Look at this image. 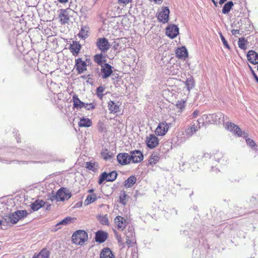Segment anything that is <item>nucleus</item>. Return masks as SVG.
<instances>
[{"instance_id": "22", "label": "nucleus", "mask_w": 258, "mask_h": 258, "mask_svg": "<svg viewBox=\"0 0 258 258\" xmlns=\"http://www.w3.org/2000/svg\"><path fill=\"white\" fill-rule=\"evenodd\" d=\"M108 109L111 113H117L119 111L120 105L119 103H115L114 101H110L108 103Z\"/></svg>"}, {"instance_id": "28", "label": "nucleus", "mask_w": 258, "mask_h": 258, "mask_svg": "<svg viewBox=\"0 0 258 258\" xmlns=\"http://www.w3.org/2000/svg\"><path fill=\"white\" fill-rule=\"evenodd\" d=\"M89 28L86 26L82 27L81 30L78 34V37L82 39H85L89 34Z\"/></svg>"}, {"instance_id": "2", "label": "nucleus", "mask_w": 258, "mask_h": 258, "mask_svg": "<svg viewBox=\"0 0 258 258\" xmlns=\"http://www.w3.org/2000/svg\"><path fill=\"white\" fill-rule=\"evenodd\" d=\"M72 238L73 243L81 245L87 241L88 234L85 231L78 230L73 234Z\"/></svg>"}, {"instance_id": "53", "label": "nucleus", "mask_w": 258, "mask_h": 258, "mask_svg": "<svg viewBox=\"0 0 258 258\" xmlns=\"http://www.w3.org/2000/svg\"><path fill=\"white\" fill-rule=\"evenodd\" d=\"M246 142L247 144L250 146V147L252 148L255 146V142L250 139H247L246 140Z\"/></svg>"}, {"instance_id": "29", "label": "nucleus", "mask_w": 258, "mask_h": 258, "mask_svg": "<svg viewBox=\"0 0 258 258\" xmlns=\"http://www.w3.org/2000/svg\"><path fill=\"white\" fill-rule=\"evenodd\" d=\"M113 153L107 149H103L101 152V157L105 160H109L111 159Z\"/></svg>"}, {"instance_id": "21", "label": "nucleus", "mask_w": 258, "mask_h": 258, "mask_svg": "<svg viewBox=\"0 0 258 258\" xmlns=\"http://www.w3.org/2000/svg\"><path fill=\"white\" fill-rule=\"evenodd\" d=\"M209 117V114H203L200 116L197 120V126H199V129L207 125V118Z\"/></svg>"}, {"instance_id": "14", "label": "nucleus", "mask_w": 258, "mask_h": 258, "mask_svg": "<svg viewBox=\"0 0 258 258\" xmlns=\"http://www.w3.org/2000/svg\"><path fill=\"white\" fill-rule=\"evenodd\" d=\"M169 10L167 7L164 8L157 17L160 22L163 23H167L169 20Z\"/></svg>"}, {"instance_id": "55", "label": "nucleus", "mask_w": 258, "mask_h": 258, "mask_svg": "<svg viewBox=\"0 0 258 258\" xmlns=\"http://www.w3.org/2000/svg\"><path fill=\"white\" fill-rule=\"evenodd\" d=\"M222 157V154L220 153H217L214 156V158L217 162H219Z\"/></svg>"}, {"instance_id": "61", "label": "nucleus", "mask_w": 258, "mask_h": 258, "mask_svg": "<svg viewBox=\"0 0 258 258\" xmlns=\"http://www.w3.org/2000/svg\"><path fill=\"white\" fill-rule=\"evenodd\" d=\"M97 54H95L94 56V60L95 61V62H97Z\"/></svg>"}, {"instance_id": "23", "label": "nucleus", "mask_w": 258, "mask_h": 258, "mask_svg": "<svg viewBox=\"0 0 258 258\" xmlns=\"http://www.w3.org/2000/svg\"><path fill=\"white\" fill-rule=\"evenodd\" d=\"M81 48V45L76 41H73L71 45L70 50L74 55H77L79 53Z\"/></svg>"}, {"instance_id": "64", "label": "nucleus", "mask_w": 258, "mask_h": 258, "mask_svg": "<svg viewBox=\"0 0 258 258\" xmlns=\"http://www.w3.org/2000/svg\"><path fill=\"white\" fill-rule=\"evenodd\" d=\"M153 1L156 3H159V2H161L162 0H153Z\"/></svg>"}, {"instance_id": "16", "label": "nucleus", "mask_w": 258, "mask_h": 258, "mask_svg": "<svg viewBox=\"0 0 258 258\" xmlns=\"http://www.w3.org/2000/svg\"><path fill=\"white\" fill-rule=\"evenodd\" d=\"M248 60L251 63H258V54L253 50H249L247 54Z\"/></svg>"}, {"instance_id": "58", "label": "nucleus", "mask_w": 258, "mask_h": 258, "mask_svg": "<svg viewBox=\"0 0 258 258\" xmlns=\"http://www.w3.org/2000/svg\"><path fill=\"white\" fill-rule=\"evenodd\" d=\"M207 119H208V120L207 121V124H212V118L211 117H208L207 118Z\"/></svg>"}, {"instance_id": "38", "label": "nucleus", "mask_w": 258, "mask_h": 258, "mask_svg": "<svg viewBox=\"0 0 258 258\" xmlns=\"http://www.w3.org/2000/svg\"><path fill=\"white\" fill-rule=\"evenodd\" d=\"M248 42L244 38L241 37L239 39L238 45L242 49H246Z\"/></svg>"}, {"instance_id": "35", "label": "nucleus", "mask_w": 258, "mask_h": 258, "mask_svg": "<svg viewBox=\"0 0 258 258\" xmlns=\"http://www.w3.org/2000/svg\"><path fill=\"white\" fill-rule=\"evenodd\" d=\"M185 84L188 91H190V89H192L195 86V82L193 78L191 76H190L188 78H187L185 82Z\"/></svg>"}, {"instance_id": "51", "label": "nucleus", "mask_w": 258, "mask_h": 258, "mask_svg": "<svg viewBox=\"0 0 258 258\" xmlns=\"http://www.w3.org/2000/svg\"><path fill=\"white\" fill-rule=\"evenodd\" d=\"M48 199L50 200L51 202H53L55 200H56V201H58V198L56 197V193L54 194L53 193V192H52L51 194L49 196Z\"/></svg>"}, {"instance_id": "30", "label": "nucleus", "mask_w": 258, "mask_h": 258, "mask_svg": "<svg viewBox=\"0 0 258 258\" xmlns=\"http://www.w3.org/2000/svg\"><path fill=\"white\" fill-rule=\"evenodd\" d=\"M92 124V121L88 118L82 117L80 118L79 125L80 127H89Z\"/></svg>"}, {"instance_id": "63", "label": "nucleus", "mask_w": 258, "mask_h": 258, "mask_svg": "<svg viewBox=\"0 0 258 258\" xmlns=\"http://www.w3.org/2000/svg\"><path fill=\"white\" fill-rule=\"evenodd\" d=\"M32 258H38V255L36 254H35L32 257Z\"/></svg>"}, {"instance_id": "54", "label": "nucleus", "mask_w": 258, "mask_h": 258, "mask_svg": "<svg viewBox=\"0 0 258 258\" xmlns=\"http://www.w3.org/2000/svg\"><path fill=\"white\" fill-rule=\"evenodd\" d=\"M132 0H118V3L120 5H126L131 2Z\"/></svg>"}, {"instance_id": "6", "label": "nucleus", "mask_w": 258, "mask_h": 258, "mask_svg": "<svg viewBox=\"0 0 258 258\" xmlns=\"http://www.w3.org/2000/svg\"><path fill=\"white\" fill-rule=\"evenodd\" d=\"M100 66L102 78L103 79L108 78L113 72L112 67L107 63L101 64Z\"/></svg>"}, {"instance_id": "34", "label": "nucleus", "mask_w": 258, "mask_h": 258, "mask_svg": "<svg viewBox=\"0 0 258 258\" xmlns=\"http://www.w3.org/2000/svg\"><path fill=\"white\" fill-rule=\"evenodd\" d=\"M233 5V3L232 1H229L226 3L223 7L222 10V13L224 14H228L232 9Z\"/></svg>"}, {"instance_id": "40", "label": "nucleus", "mask_w": 258, "mask_h": 258, "mask_svg": "<svg viewBox=\"0 0 258 258\" xmlns=\"http://www.w3.org/2000/svg\"><path fill=\"white\" fill-rule=\"evenodd\" d=\"M126 244L128 245V247L132 246L134 243H135V239L134 236H133V233H131L130 235L126 234Z\"/></svg>"}, {"instance_id": "4", "label": "nucleus", "mask_w": 258, "mask_h": 258, "mask_svg": "<svg viewBox=\"0 0 258 258\" xmlns=\"http://www.w3.org/2000/svg\"><path fill=\"white\" fill-rule=\"evenodd\" d=\"M117 175V174L115 171H113L109 173L104 172L100 175L98 183L99 184H101L105 181H113L116 179Z\"/></svg>"}, {"instance_id": "7", "label": "nucleus", "mask_w": 258, "mask_h": 258, "mask_svg": "<svg viewBox=\"0 0 258 258\" xmlns=\"http://www.w3.org/2000/svg\"><path fill=\"white\" fill-rule=\"evenodd\" d=\"M131 162L133 163H139L142 161L144 156L142 153L139 150L131 151L130 153Z\"/></svg>"}, {"instance_id": "17", "label": "nucleus", "mask_w": 258, "mask_h": 258, "mask_svg": "<svg viewBox=\"0 0 258 258\" xmlns=\"http://www.w3.org/2000/svg\"><path fill=\"white\" fill-rule=\"evenodd\" d=\"M114 222L117 228L121 230H123L126 226V220L121 216H116L114 219Z\"/></svg>"}, {"instance_id": "31", "label": "nucleus", "mask_w": 258, "mask_h": 258, "mask_svg": "<svg viewBox=\"0 0 258 258\" xmlns=\"http://www.w3.org/2000/svg\"><path fill=\"white\" fill-rule=\"evenodd\" d=\"M137 181L135 176L132 175L130 176L124 182V186L126 188L132 187Z\"/></svg>"}, {"instance_id": "15", "label": "nucleus", "mask_w": 258, "mask_h": 258, "mask_svg": "<svg viewBox=\"0 0 258 258\" xmlns=\"http://www.w3.org/2000/svg\"><path fill=\"white\" fill-rule=\"evenodd\" d=\"M72 100L73 102V108L75 109L80 110L85 105V102L81 101L76 94L73 95Z\"/></svg>"}, {"instance_id": "5", "label": "nucleus", "mask_w": 258, "mask_h": 258, "mask_svg": "<svg viewBox=\"0 0 258 258\" xmlns=\"http://www.w3.org/2000/svg\"><path fill=\"white\" fill-rule=\"evenodd\" d=\"M56 197L58 201H63L69 199L71 197V194L68 189L61 187L57 191Z\"/></svg>"}, {"instance_id": "60", "label": "nucleus", "mask_w": 258, "mask_h": 258, "mask_svg": "<svg viewBox=\"0 0 258 258\" xmlns=\"http://www.w3.org/2000/svg\"><path fill=\"white\" fill-rule=\"evenodd\" d=\"M226 1V0H220L219 4L220 5H222V4H224Z\"/></svg>"}, {"instance_id": "33", "label": "nucleus", "mask_w": 258, "mask_h": 258, "mask_svg": "<svg viewBox=\"0 0 258 258\" xmlns=\"http://www.w3.org/2000/svg\"><path fill=\"white\" fill-rule=\"evenodd\" d=\"M159 160V157L158 154L156 152H154L151 155L149 159V163L151 165H154L157 163Z\"/></svg>"}, {"instance_id": "49", "label": "nucleus", "mask_w": 258, "mask_h": 258, "mask_svg": "<svg viewBox=\"0 0 258 258\" xmlns=\"http://www.w3.org/2000/svg\"><path fill=\"white\" fill-rule=\"evenodd\" d=\"M200 114V111L198 109H196L194 110V111L192 113V114L189 116V119H194L196 118Z\"/></svg>"}, {"instance_id": "45", "label": "nucleus", "mask_w": 258, "mask_h": 258, "mask_svg": "<svg viewBox=\"0 0 258 258\" xmlns=\"http://www.w3.org/2000/svg\"><path fill=\"white\" fill-rule=\"evenodd\" d=\"M127 196L125 191H121L119 196V203L123 205H125L126 204Z\"/></svg>"}, {"instance_id": "18", "label": "nucleus", "mask_w": 258, "mask_h": 258, "mask_svg": "<svg viewBox=\"0 0 258 258\" xmlns=\"http://www.w3.org/2000/svg\"><path fill=\"white\" fill-rule=\"evenodd\" d=\"M68 10L67 9H61L59 14V17L60 18V22L62 24L68 23L69 21V17L68 13Z\"/></svg>"}, {"instance_id": "8", "label": "nucleus", "mask_w": 258, "mask_h": 258, "mask_svg": "<svg viewBox=\"0 0 258 258\" xmlns=\"http://www.w3.org/2000/svg\"><path fill=\"white\" fill-rule=\"evenodd\" d=\"M209 117L212 118V124H220L224 123L225 117L224 114L221 112H218L214 114H209Z\"/></svg>"}, {"instance_id": "27", "label": "nucleus", "mask_w": 258, "mask_h": 258, "mask_svg": "<svg viewBox=\"0 0 258 258\" xmlns=\"http://www.w3.org/2000/svg\"><path fill=\"white\" fill-rule=\"evenodd\" d=\"M189 137H187L184 132L179 133L177 136V145H180L185 143Z\"/></svg>"}, {"instance_id": "41", "label": "nucleus", "mask_w": 258, "mask_h": 258, "mask_svg": "<svg viewBox=\"0 0 258 258\" xmlns=\"http://www.w3.org/2000/svg\"><path fill=\"white\" fill-rule=\"evenodd\" d=\"M225 128L233 133L234 132L236 127L237 125H235L232 122H227L224 124Z\"/></svg>"}, {"instance_id": "13", "label": "nucleus", "mask_w": 258, "mask_h": 258, "mask_svg": "<svg viewBox=\"0 0 258 258\" xmlns=\"http://www.w3.org/2000/svg\"><path fill=\"white\" fill-rule=\"evenodd\" d=\"M178 33L179 29L176 25H170L166 28V34L169 37L171 38H174L176 37Z\"/></svg>"}, {"instance_id": "36", "label": "nucleus", "mask_w": 258, "mask_h": 258, "mask_svg": "<svg viewBox=\"0 0 258 258\" xmlns=\"http://www.w3.org/2000/svg\"><path fill=\"white\" fill-rule=\"evenodd\" d=\"M73 220V218L70 217H67L63 220H62L61 221H60L59 223L56 224V227H58L57 229H60L61 227H59L61 225H67L68 224L70 223Z\"/></svg>"}, {"instance_id": "3", "label": "nucleus", "mask_w": 258, "mask_h": 258, "mask_svg": "<svg viewBox=\"0 0 258 258\" xmlns=\"http://www.w3.org/2000/svg\"><path fill=\"white\" fill-rule=\"evenodd\" d=\"M170 125V123H167L165 121L159 122L155 131L156 135L158 136H164L168 132Z\"/></svg>"}, {"instance_id": "57", "label": "nucleus", "mask_w": 258, "mask_h": 258, "mask_svg": "<svg viewBox=\"0 0 258 258\" xmlns=\"http://www.w3.org/2000/svg\"><path fill=\"white\" fill-rule=\"evenodd\" d=\"M231 32L233 35H235L236 34L239 33V30H233L231 31Z\"/></svg>"}, {"instance_id": "37", "label": "nucleus", "mask_w": 258, "mask_h": 258, "mask_svg": "<svg viewBox=\"0 0 258 258\" xmlns=\"http://www.w3.org/2000/svg\"><path fill=\"white\" fill-rule=\"evenodd\" d=\"M98 220H99L100 223L102 225H109L108 216L107 214L104 215L98 216Z\"/></svg>"}, {"instance_id": "24", "label": "nucleus", "mask_w": 258, "mask_h": 258, "mask_svg": "<svg viewBox=\"0 0 258 258\" xmlns=\"http://www.w3.org/2000/svg\"><path fill=\"white\" fill-rule=\"evenodd\" d=\"M109 235L107 232L103 230H98V243L105 242L108 238Z\"/></svg>"}, {"instance_id": "25", "label": "nucleus", "mask_w": 258, "mask_h": 258, "mask_svg": "<svg viewBox=\"0 0 258 258\" xmlns=\"http://www.w3.org/2000/svg\"><path fill=\"white\" fill-rule=\"evenodd\" d=\"M45 203L42 200H36L30 205V207L33 211H38L41 207H43Z\"/></svg>"}, {"instance_id": "39", "label": "nucleus", "mask_w": 258, "mask_h": 258, "mask_svg": "<svg viewBox=\"0 0 258 258\" xmlns=\"http://www.w3.org/2000/svg\"><path fill=\"white\" fill-rule=\"evenodd\" d=\"M37 255L38 258H49L50 252L47 248H43Z\"/></svg>"}, {"instance_id": "52", "label": "nucleus", "mask_w": 258, "mask_h": 258, "mask_svg": "<svg viewBox=\"0 0 258 258\" xmlns=\"http://www.w3.org/2000/svg\"><path fill=\"white\" fill-rule=\"evenodd\" d=\"M95 163H92L91 162H87L86 163V168L90 170L94 171L95 169L94 168Z\"/></svg>"}, {"instance_id": "19", "label": "nucleus", "mask_w": 258, "mask_h": 258, "mask_svg": "<svg viewBox=\"0 0 258 258\" xmlns=\"http://www.w3.org/2000/svg\"><path fill=\"white\" fill-rule=\"evenodd\" d=\"M75 67L80 74L83 73L86 70V63L81 58H78L76 60Z\"/></svg>"}, {"instance_id": "59", "label": "nucleus", "mask_w": 258, "mask_h": 258, "mask_svg": "<svg viewBox=\"0 0 258 258\" xmlns=\"http://www.w3.org/2000/svg\"><path fill=\"white\" fill-rule=\"evenodd\" d=\"M58 1L62 4L67 3L69 2V0H58Z\"/></svg>"}, {"instance_id": "20", "label": "nucleus", "mask_w": 258, "mask_h": 258, "mask_svg": "<svg viewBox=\"0 0 258 258\" xmlns=\"http://www.w3.org/2000/svg\"><path fill=\"white\" fill-rule=\"evenodd\" d=\"M100 258H114V256L109 248L105 247L100 252Z\"/></svg>"}, {"instance_id": "32", "label": "nucleus", "mask_w": 258, "mask_h": 258, "mask_svg": "<svg viewBox=\"0 0 258 258\" xmlns=\"http://www.w3.org/2000/svg\"><path fill=\"white\" fill-rule=\"evenodd\" d=\"M97 199L96 195L90 194L88 195L84 202V205L85 206H88L93 202H94Z\"/></svg>"}, {"instance_id": "1", "label": "nucleus", "mask_w": 258, "mask_h": 258, "mask_svg": "<svg viewBox=\"0 0 258 258\" xmlns=\"http://www.w3.org/2000/svg\"><path fill=\"white\" fill-rule=\"evenodd\" d=\"M28 213L26 210H18L13 213L6 215L3 218V220L7 224H16L20 220L26 217Z\"/></svg>"}, {"instance_id": "9", "label": "nucleus", "mask_w": 258, "mask_h": 258, "mask_svg": "<svg viewBox=\"0 0 258 258\" xmlns=\"http://www.w3.org/2000/svg\"><path fill=\"white\" fill-rule=\"evenodd\" d=\"M146 143L148 148L153 149L159 144V139L153 134L150 135L146 139Z\"/></svg>"}, {"instance_id": "11", "label": "nucleus", "mask_w": 258, "mask_h": 258, "mask_svg": "<svg viewBox=\"0 0 258 258\" xmlns=\"http://www.w3.org/2000/svg\"><path fill=\"white\" fill-rule=\"evenodd\" d=\"M117 160L121 165H127L131 162L130 155L126 153H119L117 156Z\"/></svg>"}, {"instance_id": "43", "label": "nucleus", "mask_w": 258, "mask_h": 258, "mask_svg": "<svg viewBox=\"0 0 258 258\" xmlns=\"http://www.w3.org/2000/svg\"><path fill=\"white\" fill-rule=\"evenodd\" d=\"M107 55L98 54V65L101 66V64H104L107 61Z\"/></svg>"}, {"instance_id": "48", "label": "nucleus", "mask_w": 258, "mask_h": 258, "mask_svg": "<svg viewBox=\"0 0 258 258\" xmlns=\"http://www.w3.org/2000/svg\"><path fill=\"white\" fill-rule=\"evenodd\" d=\"M83 108H85L86 110H90L95 108V105L93 103H88L85 102V105L83 106Z\"/></svg>"}, {"instance_id": "56", "label": "nucleus", "mask_w": 258, "mask_h": 258, "mask_svg": "<svg viewBox=\"0 0 258 258\" xmlns=\"http://www.w3.org/2000/svg\"><path fill=\"white\" fill-rule=\"evenodd\" d=\"M117 239L118 242L119 244V245H122V248L124 247V244L122 242V240H121V237L119 236H117Z\"/></svg>"}, {"instance_id": "42", "label": "nucleus", "mask_w": 258, "mask_h": 258, "mask_svg": "<svg viewBox=\"0 0 258 258\" xmlns=\"http://www.w3.org/2000/svg\"><path fill=\"white\" fill-rule=\"evenodd\" d=\"M233 134L238 137H242L244 138H246L248 137V134L246 133L242 132L240 127H239L238 126L236 127L235 130Z\"/></svg>"}, {"instance_id": "12", "label": "nucleus", "mask_w": 258, "mask_h": 258, "mask_svg": "<svg viewBox=\"0 0 258 258\" xmlns=\"http://www.w3.org/2000/svg\"><path fill=\"white\" fill-rule=\"evenodd\" d=\"M110 48V44L108 41L105 38H99L98 39V48L102 52H106Z\"/></svg>"}, {"instance_id": "46", "label": "nucleus", "mask_w": 258, "mask_h": 258, "mask_svg": "<svg viewBox=\"0 0 258 258\" xmlns=\"http://www.w3.org/2000/svg\"><path fill=\"white\" fill-rule=\"evenodd\" d=\"M219 35L220 36V38L221 39V41L223 42V45L225 46V47L226 48H227L228 49H230V47L227 41L226 40L225 37H224V36L222 35V34L221 32L219 33Z\"/></svg>"}, {"instance_id": "44", "label": "nucleus", "mask_w": 258, "mask_h": 258, "mask_svg": "<svg viewBox=\"0 0 258 258\" xmlns=\"http://www.w3.org/2000/svg\"><path fill=\"white\" fill-rule=\"evenodd\" d=\"M176 107L179 109L177 113H180L185 107V101L183 100L178 101L176 104Z\"/></svg>"}, {"instance_id": "50", "label": "nucleus", "mask_w": 258, "mask_h": 258, "mask_svg": "<svg viewBox=\"0 0 258 258\" xmlns=\"http://www.w3.org/2000/svg\"><path fill=\"white\" fill-rule=\"evenodd\" d=\"M104 87L102 86H99L98 87V97L100 98V99L102 98V97L104 95L102 93L104 91Z\"/></svg>"}, {"instance_id": "62", "label": "nucleus", "mask_w": 258, "mask_h": 258, "mask_svg": "<svg viewBox=\"0 0 258 258\" xmlns=\"http://www.w3.org/2000/svg\"><path fill=\"white\" fill-rule=\"evenodd\" d=\"M94 240L95 241H97V232L95 233Z\"/></svg>"}, {"instance_id": "47", "label": "nucleus", "mask_w": 258, "mask_h": 258, "mask_svg": "<svg viewBox=\"0 0 258 258\" xmlns=\"http://www.w3.org/2000/svg\"><path fill=\"white\" fill-rule=\"evenodd\" d=\"M98 131L101 132H106L107 131L106 125L102 123H98Z\"/></svg>"}, {"instance_id": "26", "label": "nucleus", "mask_w": 258, "mask_h": 258, "mask_svg": "<svg viewBox=\"0 0 258 258\" xmlns=\"http://www.w3.org/2000/svg\"><path fill=\"white\" fill-rule=\"evenodd\" d=\"M176 54L179 58H185L187 57V51L185 47L178 48L176 50Z\"/></svg>"}, {"instance_id": "10", "label": "nucleus", "mask_w": 258, "mask_h": 258, "mask_svg": "<svg viewBox=\"0 0 258 258\" xmlns=\"http://www.w3.org/2000/svg\"><path fill=\"white\" fill-rule=\"evenodd\" d=\"M199 130V126H197L195 122L193 121L190 124L186 127L184 133L190 138Z\"/></svg>"}]
</instances>
